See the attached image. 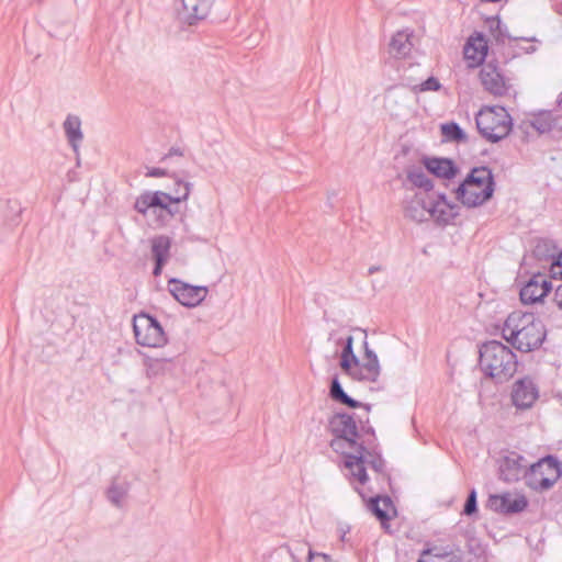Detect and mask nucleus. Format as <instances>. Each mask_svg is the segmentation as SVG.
Wrapping results in <instances>:
<instances>
[{
    "instance_id": "1",
    "label": "nucleus",
    "mask_w": 562,
    "mask_h": 562,
    "mask_svg": "<svg viewBox=\"0 0 562 562\" xmlns=\"http://www.w3.org/2000/svg\"><path fill=\"white\" fill-rule=\"evenodd\" d=\"M502 335L517 350L529 352L542 345L546 329L532 313L515 311L507 316Z\"/></svg>"
},
{
    "instance_id": "2",
    "label": "nucleus",
    "mask_w": 562,
    "mask_h": 562,
    "mask_svg": "<svg viewBox=\"0 0 562 562\" xmlns=\"http://www.w3.org/2000/svg\"><path fill=\"white\" fill-rule=\"evenodd\" d=\"M517 364L516 355L501 341L491 340L480 348L482 371L497 382L509 380L515 374Z\"/></svg>"
},
{
    "instance_id": "3",
    "label": "nucleus",
    "mask_w": 562,
    "mask_h": 562,
    "mask_svg": "<svg viewBox=\"0 0 562 562\" xmlns=\"http://www.w3.org/2000/svg\"><path fill=\"white\" fill-rule=\"evenodd\" d=\"M494 192L492 170L474 168L456 190V198L468 207H476L488 201Z\"/></svg>"
},
{
    "instance_id": "4",
    "label": "nucleus",
    "mask_w": 562,
    "mask_h": 562,
    "mask_svg": "<svg viewBox=\"0 0 562 562\" xmlns=\"http://www.w3.org/2000/svg\"><path fill=\"white\" fill-rule=\"evenodd\" d=\"M176 194L171 195L162 191H145L135 201L134 209L143 214L147 215L149 211L157 213V211H165L169 215H173V211L170 205L173 203H180L189 198L192 184L187 181L177 180Z\"/></svg>"
},
{
    "instance_id": "5",
    "label": "nucleus",
    "mask_w": 562,
    "mask_h": 562,
    "mask_svg": "<svg viewBox=\"0 0 562 562\" xmlns=\"http://www.w3.org/2000/svg\"><path fill=\"white\" fill-rule=\"evenodd\" d=\"M479 133L487 142L497 143L512 131V119L503 106H486L475 117Z\"/></svg>"
},
{
    "instance_id": "6",
    "label": "nucleus",
    "mask_w": 562,
    "mask_h": 562,
    "mask_svg": "<svg viewBox=\"0 0 562 562\" xmlns=\"http://www.w3.org/2000/svg\"><path fill=\"white\" fill-rule=\"evenodd\" d=\"M562 474L561 463L553 456H547L529 465L526 485L533 491L550 490Z\"/></svg>"
},
{
    "instance_id": "7",
    "label": "nucleus",
    "mask_w": 562,
    "mask_h": 562,
    "mask_svg": "<svg viewBox=\"0 0 562 562\" xmlns=\"http://www.w3.org/2000/svg\"><path fill=\"white\" fill-rule=\"evenodd\" d=\"M329 429L335 435L330 441V447L336 452L345 453L346 449H352L357 446L358 428L351 415L346 413L335 414L329 419Z\"/></svg>"
},
{
    "instance_id": "8",
    "label": "nucleus",
    "mask_w": 562,
    "mask_h": 562,
    "mask_svg": "<svg viewBox=\"0 0 562 562\" xmlns=\"http://www.w3.org/2000/svg\"><path fill=\"white\" fill-rule=\"evenodd\" d=\"M133 330L136 342L146 347H160L165 344V333L160 324L146 314L135 316Z\"/></svg>"
},
{
    "instance_id": "9",
    "label": "nucleus",
    "mask_w": 562,
    "mask_h": 562,
    "mask_svg": "<svg viewBox=\"0 0 562 562\" xmlns=\"http://www.w3.org/2000/svg\"><path fill=\"white\" fill-rule=\"evenodd\" d=\"M169 292L182 305L194 307L206 297V286H194L178 279H171L168 283Z\"/></svg>"
},
{
    "instance_id": "10",
    "label": "nucleus",
    "mask_w": 562,
    "mask_h": 562,
    "mask_svg": "<svg viewBox=\"0 0 562 562\" xmlns=\"http://www.w3.org/2000/svg\"><path fill=\"white\" fill-rule=\"evenodd\" d=\"M528 469L529 463L522 456L510 452L501 460L499 477L507 483H515L520 479L526 480Z\"/></svg>"
},
{
    "instance_id": "11",
    "label": "nucleus",
    "mask_w": 562,
    "mask_h": 562,
    "mask_svg": "<svg viewBox=\"0 0 562 562\" xmlns=\"http://www.w3.org/2000/svg\"><path fill=\"white\" fill-rule=\"evenodd\" d=\"M212 5V0H178L177 15L178 19L192 25L207 16Z\"/></svg>"
},
{
    "instance_id": "12",
    "label": "nucleus",
    "mask_w": 562,
    "mask_h": 562,
    "mask_svg": "<svg viewBox=\"0 0 562 562\" xmlns=\"http://www.w3.org/2000/svg\"><path fill=\"white\" fill-rule=\"evenodd\" d=\"M551 281L546 273L533 274L520 290V301L524 304H535L541 302L542 299L551 290Z\"/></svg>"
},
{
    "instance_id": "13",
    "label": "nucleus",
    "mask_w": 562,
    "mask_h": 562,
    "mask_svg": "<svg viewBox=\"0 0 562 562\" xmlns=\"http://www.w3.org/2000/svg\"><path fill=\"white\" fill-rule=\"evenodd\" d=\"M539 397V390L532 379L517 380L512 389V402L518 409H528Z\"/></svg>"
},
{
    "instance_id": "14",
    "label": "nucleus",
    "mask_w": 562,
    "mask_h": 562,
    "mask_svg": "<svg viewBox=\"0 0 562 562\" xmlns=\"http://www.w3.org/2000/svg\"><path fill=\"white\" fill-rule=\"evenodd\" d=\"M528 506L525 495H513L504 493L502 495H491L487 501V507L501 514H517Z\"/></svg>"
},
{
    "instance_id": "15",
    "label": "nucleus",
    "mask_w": 562,
    "mask_h": 562,
    "mask_svg": "<svg viewBox=\"0 0 562 562\" xmlns=\"http://www.w3.org/2000/svg\"><path fill=\"white\" fill-rule=\"evenodd\" d=\"M480 80L485 90L495 97H503L508 92L509 86L492 63L484 64L480 70Z\"/></svg>"
},
{
    "instance_id": "16",
    "label": "nucleus",
    "mask_w": 562,
    "mask_h": 562,
    "mask_svg": "<svg viewBox=\"0 0 562 562\" xmlns=\"http://www.w3.org/2000/svg\"><path fill=\"white\" fill-rule=\"evenodd\" d=\"M131 481L127 475H113L108 483V502L119 509H125L128 504Z\"/></svg>"
},
{
    "instance_id": "17",
    "label": "nucleus",
    "mask_w": 562,
    "mask_h": 562,
    "mask_svg": "<svg viewBox=\"0 0 562 562\" xmlns=\"http://www.w3.org/2000/svg\"><path fill=\"white\" fill-rule=\"evenodd\" d=\"M352 450L355 451L353 453H348L347 451L344 453L346 457L345 467L349 470L355 481L364 484L368 480L366 464L370 463L368 457H371V454L367 452L363 446H357Z\"/></svg>"
},
{
    "instance_id": "18",
    "label": "nucleus",
    "mask_w": 562,
    "mask_h": 562,
    "mask_svg": "<svg viewBox=\"0 0 562 562\" xmlns=\"http://www.w3.org/2000/svg\"><path fill=\"white\" fill-rule=\"evenodd\" d=\"M434 192H417L404 207L405 216L415 222H424L429 218Z\"/></svg>"
},
{
    "instance_id": "19",
    "label": "nucleus",
    "mask_w": 562,
    "mask_h": 562,
    "mask_svg": "<svg viewBox=\"0 0 562 562\" xmlns=\"http://www.w3.org/2000/svg\"><path fill=\"white\" fill-rule=\"evenodd\" d=\"M353 380L362 382H376L381 374V367L378 357L358 358V363L352 364L351 373H346Z\"/></svg>"
},
{
    "instance_id": "20",
    "label": "nucleus",
    "mask_w": 562,
    "mask_h": 562,
    "mask_svg": "<svg viewBox=\"0 0 562 562\" xmlns=\"http://www.w3.org/2000/svg\"><path fill=\"white\" fill-rule=\"evenodd\" d=\"M150 246L151 256L155 260L153 274L158 277L170 258L171 239L166 235L155 236L150 240Z\"/></svg>"
},
{
    "instance_id": "21",
    "label": "nucleus",
    "mask_w": 562,
    "mask_h": 562,
    "mask_svg": "<svg viewBox=\"0 0 562 562\" xmlns=\"http://www.w3.org/2000/svg\"><path fill=\"white\" fill-rule=\"evenodd\" d=\"M416 36L408 29L396 32L390 42V54L396 58L407 57L415 46Z\"/></svg>"
},
{
    "instance_id": "22",
    "label": "nucleus",
    "mask_w": 562,
    "mask_h": 562,
    "mask_svg": "<svg viewBox=\"0 0 562 562\" xmlns=\"http://www.w3.org/2000/svg\"><path fill=\"white\" fill-rule=\"evenodd\" d=\"M456 215L454 205L447 201L445 194H432L429 218L439 224H448Z\"/></svg>"
},
{
    "instance_id": "23",
    "label": "nucleus",
    "mask_w": 562,
    "mask_h": 562,
    "mask_svg": "<svg viewBox=\"0 0 562 562\" xmlns=\"http://www.w3.org/2000/svg\"><path fill=\"white\" fill-rule=\"evenodd\" d=\"M63 130L67 142L74 153L78 156L79 148L83 140V133L81 130V120L78 115L68 114L63 123Z\"/></svg>"
},
{
    "instance_id": "24",
    "label": "nucleus",
    "mask_w": 562,
    "mask_h": 562,
    "mask_svg": "<svg viewBox=\"0 0 562 562\" xmlns=\"http://www.w3.org/2000/svg\"><path fill=\"white\" fill-rule=\"evenodd\" d=\"M369 509L380 520L383 528H387V521L395 515V508L389 496H375L368 504Z\"/></svg>"
},
{
    "instance_id": "25",
    "label": "nucleus",
    "mask_w": 562,
    "mask_h": 562,
    "mask_svg": "<svg viewBox=\"0 0 562 562\" xmlns=\"http://www.w3.org/2000/svg\"><path fill=\"white\" fill-rule=\"evenodd\" d=\"M487 54V42L483 35L477 34L476 36L470 37L465 47L464 56L468 60H472L473 64H481Z\"/></svg>"
},
{
    "instance_id": "26",
    "label": "nucleus",
    "mask_w": 562,
    "mask_h": 562,
    "mask_svg": "<svg viewBox=\"0 0 562 562\" xmlns=\"http://www.w3.org/2000/svg\"><path fill=\"white\" fill-rule=\"evenodd\" d=\"M428 172L445 179L454 176L456 169L451 160L446 158H430L425 161Z\"/></svg>"
},
{
    "instance_id": "27",
    "label": "nucleus",
    "mask_w": 562,
    "mask_h": 562,
    "mask_svg": "<svg viewBox=\"0 0 562 562\" xmlns=\"http://www.w3.org/2000/svg\"><path fill=\"white\" fill-rule=\"evenodd\" d=\"M353 335H347L340 352V369L344 373H351L352 364L358 363V357L353 352Z\"/></svg>"
},
{
    "instance_id": "28",
    "label": "nucleus",
    "mask_w": 562,
    "mask_h": 562,
    "mask_svg": "<svg viewBox=\"0 0 562 562\" xmlns=\"http://www.w3.org/2000/svg\"><path fill=\"white\" fill-rule=\"evenodd\" d=\"M329 396L334 402L339 403V404L345 405L350 408H357L360 406V403L358 401L350 397L344 391V389L338 380V376H334L331 379L330 386H329Z\"/></svg>"
},
{
    "instance_id": "29",
    "label": "nucleus",
    "mask_w": 562,
    "mask_h": 562,
    "mask_svg": "<svg viewBox=\"0 0 562 562\" xmlns=\"http://www.w3.org/2000/svg\"><path fill=\"white\" fill-rule=\"evenodd\" d=\"M172 360L165 358H149L146 361V371L148 376H157L171 372Z\"/></svg>"
},
{
    "instance_id": "30",
    "label": "nucleus",
    "mask_w": 562,
    "mask_h": 562,
    "mask_svg": "<svg viewBox=\"0 0 562 562\" xmlns=\"http://www.w3.org/2000/svg\"><path fill=\"white\" fill-rule=\"evenodd\" d=\"M440 131L447 142L464 143L468 140L467 134L454 122L441 124Z\"/></svg>"
},
{
    "instance_id": "31",
    "label": "nucleus",
    "mask_w": 562,
    "mask_h": 562,
    "mask_svg": "<svg viewBox=\"0 0 562 562\" xmlns=\"http://www.w3.org/2000/svg\"><path fill=\"white\" fill-rule=\"evenodd\" d=\"M407 179L415 186L420 189H424L423 192H430L432 189L431 180L428 177V173L424 171L422 168H414L408 171Z\"/></svg>"
},
{
    "instance_id": "32",
    "label": "nucleus",
    "mask_w": 562,
    "mask_h": 562,
    "mask_svg": "<svg viewBox=\"0 0 562 562\" xmlns=\"http://www.w3.org/2000/svg\"><path fill=\"white\" fill-rule=\"evenodd\" d=\"M557 248L553 245V243L549 239H540L537 241L535 248H533V255L539 259H547L550 258L555 260L557 258Z\"/></svg>"
},
{
    "instance_id": "33",
    "label": "nucleus",
    "mask_w": 562,
    "mask_h": 562,
    "mask_svg": "<svg viewBox=\"0 0 562 562\" xmlns=\"http://www.w3.org/2000/svg\"><path fill=\"white\" fill-rule=\"evenodd\" d=\"M454 552V546L452 544H434L423 551L422 558L432 555L435 558H447Z\"/></svg>"
},
{
    "instance_id": "34",
    "label": "nucleus",
    "mask_w": 562,
    "mask_h": 562,
    "mask_svg": "<svg viewBox=\"0 0 562 562\" xmlns=\"http://www.w3.org/2000/svg\"><path fill=\"white\" fill-rule=\"evenodd\" d=\"M440 88L441 85L439 80L435 77H429L422 83L412 86V90L414 92L438 91L440 90Z\"/></svg>"
},
{
    "instance_id": "35",
    "label": "nucleus",
    "mask_w": 562,
    "mask_h": 562,
    "mask_svg": "<svg viewBox=\"0 0 562 562\" xmlns=\"http://www.w3.org/2000/svg\"><path fill=\"white\" fill-rule=\"evenodd\" d=\"M351 330L356 335H359L361 338L362 348H363V357H366V358L378 357L376 353L369 347L367 330H364L362 328H352Z\"/></svg>"
},
{
    "instance_id": "36",
    "label": "nucleus",
    "mask_w": 562,
    "mask_h": 562,
    "mask_svg": "<svg viewBox=\"0 0 562 562\" xmlns=\"http://www.w3.org/2000/svg\"><path fill=\"white\" fill-rule=\"evenodd\" d=\"M532 126L539 133H546L551 130V121L549 114H542L532 121Z\"/></svg>"
},
{
    "instance_id": "37",
    "label": "nucleus",
    "mask_w": 562,
    "mask_h": 562,
    "mask_svg": "<svg viewBox=\"0 0 562 562\" xmlns=\"http://www.w3.org/2000/svg\"><path fill=\"white\" fill-rule=\"evenodd\" d=\"M477 510V504H476V492L475 490H472L465 501L464 507H463V514L467 516H471Z\"/></svg>"
},
{
    "instance_id": "38",
    "label": "nucleus",
    "mask_w": 562,
    "mask_h": 562,
    "mask_svg": "<svg viewBox=\"0 0 562 562\" xmlns=\"http://www.w3.org/2000/svg\"><path fill=\"white\" fill-rule=\"evenodd\" d=\"M550 273L553 278H562V251L558 254L555 260L551 261Z\"/></svg>"
},
{
    "instance_id": "39",
    "label": "nucleus",
    "mask_w": 562,
    "mask_h": 562,
    "mask_svg": "<svg viewBox=\"0 0 562 562\" xmlns=\"http://www.w3.org/2000/svg\"><path fill=\"white\" fill-rule=\"evenodd\" d=\"M345 338L346 337H342V336H339L338 335V330H331L329 334H328V341H333L335 344L336 347L338 346H342L344 342H345Z\"/></svg>"
},
{
    "instance_id": "40",
    "label": "nucleus",
    "mask_w": 562,
    "mask_h": 562,
    "mask_svg": "<svg viewBox=\"0 0 562 562\" xmlns=\"http://www.w3.org/2000/svg\"><path fill=\"white\" fill-rule=\"evenodd\" d=\"M308 562H331L329 557L323 553L310 552Z\"/></svg>"
},
{
    "instance_id": "41",
    "label": "nucleus",
    "mask_w": 562,
    "mask_h": 562,
    "mask_svg": "<svg viewBox=\"0 0 562 562\" xmlns=\"http://www.w3.org/2000/svg\"><path fill=\"white\" fill-rule=\"evenodd\" d=\"M554 302L557 303L558 307L562 310V283L555 289Z\"/></svg>"
},
{
    "instance_id": "42",
    "label": "nucleus",
    "mask_w": 562,
    "mask_h": 562,
    "mask_svg": "<svg viewBox=\"0 0 562 562\" xmlns=\"http://www.w3.org/2000/svg\"><path fill=\"white\" fill-rule=\"evenodd\" d=\"M147 177H162L166 176V171L160 168H151L146 173Z\"/></svg>"
},
{
    "instance_id": "43",
    "label": "nucleus",
    "mask_w": 562,
    "mask_h": 562,
    "mask_svg": "<svg viewBox=\"0 0 562 562\" xmlns=\"http://www.w3.org/2000/svg\"><path fill=\"white\" fill-rule=\"evenodd\" d=\"M380 270H382V267H380V266H371V267L369 268V270H368V273H369V274H373V273H375V272H378V271H380Z\"/></svg>"
},
{
    "instance_id": "44",
    "label": "nucleus",
    "mask_w": 562,
    "mask_h": 562,
    "mask_svg": "<svg viewBox=\"0 0 562 562\" xmlns=\"http://www.w3.org/2000/svg\"><path fill=\"white\" fill-rule=\"evenodd\" d=\"M171 155H181V153L178 149H171L168 156Z\"/></svg>"
},
{
    "instance_id": "45",
    "label": "nucleus",
    "mask_w": 562,
    "mask_h": 562,
    "mask_svg": "<svg viewBox=\"0 0 562 562\" xmlns=\"http://www.w3.org/2000/svg\"><path fill=\"white\" fill-rule=\"evenodd\" d=\"M559 108H560V110L562 111V93H561V98H560V100H559Z\"/></svg>"
},
{
    "instance_id": "46",
    "label": "nucleus",
    "mask_w": 562,
    "mask_h": 562,
    "mask_svg": "<svg viewBox=\"0 0 562 562\" xmlns=\"http://www.w3.org/2000/svg\"><path fill=\"white\" fill-rule=\"evenodd\" d=\"M371 463H372V467H373L374 469H378V468H376L375 462H371Z\"/></svg>"
}]
</instances>
